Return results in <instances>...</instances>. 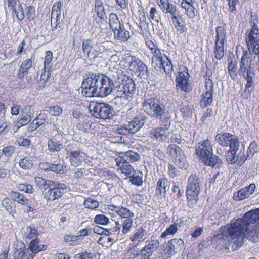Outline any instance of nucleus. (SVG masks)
Masks as SVG:
<instances>
[{
    "label": "nucleus",
    "instance_id": "obj_51",
    "mask_svg": "<svg viewBox=\"0 0 259 259\" xmlns=\"http://www.w3.org/2000/svg\"><path fill=\"white\" fill-rule=\"evenodd\" d=\"M167 150L168 154L175 158L178 157L182 151L181 148L175 144H170L167 147Z\"/></svg>",
    "mask_w": 259,
    "mask_h": 259
},
{
    "label": "nucleus",
    "instance_id": "obj_20",
    "mask_svg": "<svg viewBox=\"0 0 259 259\" xmlns=\"http://www.w3.org/2000/svg\"><path fill=\"white\" fill-rule=\"evenodd\" d=\"M9 196L13 201H15L21 205L25 206L26 207V212L27 213L34 212V208L29 204V199L26 197L24 194L18 192L12 191L9 193Z\"/></svg>",
    "mask_w": 259,
    "mask_h": 259
},
{
    "label": "nucleus",
    "instance_id": "obj_1",
    "mask_svg": "<svg viewBox=\"0 0 259 259\" xmlns=\"http://www.w3.org/2000/svg\"><path fill=\"white\" fill-rule=\"evenodd\" d=\"M221 239L227 242L228 249L231 244L233 250L244 244L246 238L255 240L259 237V208L246 212L242 218L233 219L220 230Z\"/></svg>",
    "mask_w": 259,
    "mask_h": 259
},
{
    "label": "nucleus",
    "instance_id": "obj_4",
    "mask_svg": "<svg viewBox=\"0 0 259 259\" xmlns=\"http://www.w3.org/2000/svg\"><path fill=\"white\" fill-rule=\"evenodd\" d=\"M138 16L140 20L139 28L140 34L143 36L146 47L150 50L152 55V57H155L162 54L161 50L158 45L151 39L152 35L148 29V24L146 22L147 18L146 13L143 9L138 11Z\"/></svg>",
    "mask_w": 259,
    "mask_h": 259
},
{
    "label": "nucleus",
    "instance_id": "obj_7",
    "mask_svg": "<svg viewBox=\"0 0 259 259\" xmlns=\"http://www.w3.org/2000/svg\"><path fill=\"white\" fill-rule=\"evenodd\" d=\"M142 107L145 113L151 117L161 120L165 112V109L161 105L159 100L155 97L144 99Z\"/></svg>",
    "mask_w": 259,
    "mask_h": 259
},
{
    "label": "nucleus",
    "instance_id": "obj_46",
    "mask_svg": "<svg viewBox=\"0 0 259 259\" xmlns=\"http://www.w3.org/2000/svg\"><path fill=\"white\" fill-rule=\"evenodd\" d=\"M32 49L31 45H27L26 40L23 39L17 47V55H20L23 53L26 54L27 51H30Z\"/></svg>",
    "mask_w": 259,
    "mask_h": 259
},
{
    "label": "nucleus",
    "instance_id": "obj_64",
    "mask_svg": "<svg viewBox=\"0 0 259 259\" xmlns=\"http://www.w3.org/2000/svg\"><path fill=\"white\" fill-rule=\"evenodd\" d=\"M90 126L89 121L87 119L84 120L82 121H80L78 122L77 125V128L81 131H82L84 133L88 131V128Z\"/></svg>",
    "mask_w": 259,
    "mask_h": 259
},
{
    "label": "nucleus",
    "instance_id": "obj_50",
    "mask_svg": "<svg viewBox=\"0 0 259 259\" xmlns=\"http://www.w3.org/2000/svg\"><path fill=\"white\" fill-rule=\"evenodd\" d=\"M146 234V230L143 227H140L130 236V239L131 241L135 242L142 238Z\"/></svg>",
    "mask_w": 259,
    "mask_h": 259
},
{
    "label": "nucleus",
    "instance_id": "obj_10",
    "mask_svg": "<svg viewBox=\"0 0 259 259\" xmlns=\"http://www.w3.org/2000/svg\"><path fill=\"white\" fill-rule=\"evenodd\" d=\"M89 110L94 117L104 120L112 119L115 113L112 106L104 103L90 104Z\"/></svg>",
    "mask_w": 259,
    "mask_h": 259
},
{
    "label": "nucleus",
    "instance_id": "obj_34",
    "mask_svg": "<svg viewBox=\"0 0 259 259\" xmlns=\"http://www.w3.org/2000/svg\"><path fill=\"white\" fill-rule=\"evenodd\" d=\"M168 181L167 178H160L156 184L155 195L157 196L165 195L167 193L166 188L168 187Z\"/></svg>",
    "mask_w": 259,
    "mask_h": 259
},
{
    "label": "nucleus",
    "instance_id": "obj_49",
    "mask_svg": "<svg viewBox=\"0 0 259 259\" xmlns=\"http://www.w3.org/2000/svg\"><path fill=\"white\" fill-rule=\"evenodd\" d=\"M35 183L39 188L46 190L51 187L50 183H52V182L46 180L42 177H36L35 178Z\"/></svg>",
    "mask_w": 259,
    "mask_h": 259
},
{
    "label": "nucleus",
    "instance_id": "obj_38",
    "mask_svg": "<svg viewBox=\"0 0 259 259\" xmlns=\"http://www.w3.org/2000/svg\"><path fill=\"white\" fill-rule=\"evenodd\" d=\"M228 71L231 79L233 80L236 81L238 78L237 63L233 62L232 60L229 61Z\"/></svg>",
    "mask_w": 259,
    "mask_h": 259
},
{
    "label": "nucleus",
    "instance_id": "obj_63",
    "mask_svg": "<svg viewBox=\"0 0 259 259\" xmlns=\"http://www.w3.org/2000/svg\"><path fill=\"white\" fill-rule=\"evenodd\" d=\"M61 7L62 3L60 1L55 2L52 8L51 15L55 16L58 14L61 15Z\"/></svg>",
    "mask_w": 259,
    "mask_h": 259
},
{
    "label": "nucleus",
    "instance_id": "obj_40",
    "mask_svg": "<svg viewBox=\"0 0 259 259\" xmlns=\"http://www.w3.org/2000/svg\"><path fill=\"white\" fill-rule=\"evenodd\" d=\"M109 24L112 31L117 29L123 24L119 21L117 15L114 13H112L109 15Z\"/></svg>",
    "mask_w": 259,
    "mask_h": 259
},
{
    "label": "nucleus",
    "instance_id": "obj_55",
    "mask_svg": "<svg viewBox=\"0 0 259 259\" xmlns=\"http://www.w3.org/2000/svg\"><path fill=\"white\" fill-rule=\"evenodd\" d=\"M26 18L29 22L34 21L36 18V12L35 7L33 6H28L26 8Z\"/></svg>",
    "mask_w": 259,
    "mask_h": 259
},
{
    "label": "nucleus",
    "instance_id": "obj_62",
    "mask_svg": "<svg viewBox=\"0 0 259 259\" xmlns=\"http://www.w3.org/2000/svg\"><path fill=\"white\" fill-rule=\"evenodd\" d=\"M47 111L53 116H59L62 114L63 110L60 106L55 105L50 107Z\"/></svg>",
    "mask_w": 259,
    "mask_h": 259
},
{
    "label": "nucleus",
    "instance_id": "obj_56",
    "mask_svg": "<svg viewBox=\"0 0 259 259\" xmlns=\"http://www.w3.org/2000/svg\"><path fill=\"white\" fill-rule=\"evenodd\" d=\"M84 205L87 208L94 210L99 207V203L97 200L88 198L84 201Z\"/></svg>",
    "mask_w": 259,
    "mask_h": 259
},
{
    "label": "nucleus",
    "instance_id": "obj_26",
    "mask_svg": "<svg viewBox=\"0 0 259 259\" xmlns=\"http://www.w3.org/2000/svg\"><path fill=\"white\" fill-rule=\"evenodd\" d=\"M251 60L249 57V54L246 50L243 51V55L241 58L240 62V67L239 69V74L240 75L245 76V74L247 70H250V68Z\"/></svg>",
    "mask_w": 259,
    "mask_h": 259
},
{
    "label": "nucleus",
    "instance_id": "obj_42",
    "mask_svg": "<svg viewBox=\"0 0 259 259\" xmlns=\"http://www.w3.org/2000/svg\"><path fill=\"white\" fill-rule=\"evenodd\" d=\"M38 235V231L34 225H31L27 227L24 233L25 237L28 239L37 238Z\"/></svg>",
    "mask_w": 259,
    "mask_h": 259
},
{
    "label": "nucleus",
    "instance_id": "obj_44",
    "mask_svg": "<svg viewBox=\"0 0 259 259\" xmlns=\"http://www.w3.org/2000/svg\"><path fill=\"white\" fill-rule=\"evenodd\" d=\"M149 19L156 23H159L161 19V13L155 7H151L149 12Z\"/></svg>",
    "mask_w": 259,
    "mask_h": 259
},
{
    "label": "nucleus",
    "instance_id": "obj_30",
    "mask_svg": "<svg viewBox=\"0 0 259 259\" xmlns=\"http://www.w3.org/2000/svg\"><path fill=\"white\" fill-rule=\"evenodd\" d=\"M20 246V248L17 247L15 248V259H32L34 257V254L30 253L29 249L26 248L24 243H21Z\"/></svg>",
    "mask_w": 259,
    "mask_h": 259
},
{
    "label": "nucleus",
    "instance_id": "obj_36",
    "mask_svg": "<svg viewBox=\"0 0 259 259\" xmlns=\"http://www.w3.org/2000/svg\"><path fill=\"white\" fill-rule=\"evenodd\" d=\"M39 240L37 238H35L32 239V240L30 242L29 245V249L30 251H31V253L34 254V255L41 251L45 250L47 249V246L46 245H40Z\"/></svg>",
    "mask_w": 259,
    "mask_h": 259
},
{
    "label": "nucleus",
    "instance_id": "obj_37",
    "mask_svg": "<svg viewBox=\"0 0 259 259\" xmlns=\"http://www.w3.org/2000/svg\"><path fill=\"white\" fill-rule=\"evenodd\" d=\"M100 255L98 253H92L84 250L74 255V259H99Z\"/></svg>",
    "mask_w": 259,
    "mask_h": 259
},
{
    "label": "nucleus",
    "instance_id": "obj_47",
    "mask_svg": "<svg viewBox=\"0 0 259 259\" xmlns=\"http://www.w3.org/2000/svg\"><path fill=\"white\" fill-rule=\"evenodd\" d=\"M171 191L173 194H176L178 198H181L184 194L182 184L178 182H173Z\"/></svg>",
    "mask_w": 259,
    "mask_h": 259
},
{
    "label": "nucleus",
    "instance_id": "obj_43",
    "mask_svg": "<svg viewBox=\"0 0 259 259\" xmlns=\"http://www.w3.org/2000/svg\"><path fill=\"white\" fill-rule=\"evenodd\" d=\"M252 74L250 70H247L245 76H243L244 78L246 80L247 83L245 85V89L244 92H247L250 96L251 94L252 89L249 90L250 88H252L253 85L252 76L251 75Z\"/></svg>",
    "mask_w": 259,
    "mask_h": 259
},
{
    "label": "nucleus",
    "instance_id": "obj_14",
    "mask_svg": "<svg viewBox=\"0 0 259 259\" xmlns=\"http://www.w3.org/2000/svg\"><path fill=\"white\" fill-rule=\"evenodd\" d=\"M215 32L214 55L217 59L221 60L224 55L226 29L224 26H218L215 28Z\"/></svg>",
    "mask_w": 259,
    "mask_h": 259
},
{
    "label": "nucleus",
    "instance_id": "obj_21",
    "mask_svg": "<svg viewBox=\"0 0 259 259\" xmlns=\"http://www.w3.org/2000/svg\"><path fill=\"white\" fill-rule=\"evenodd\" d=\"M65 186L64 184H58L53 187H51L49 189L44 193V198L48 201H53L61 198L64 193V188L62 186Z\"/></svg>",
    "mask_w": 259,
    "mask_h": 259
},
{
    "label": "nucleus",
    "instance_id": "obj_23",
    "mask_svg": "<svg viewBox=\"0 0 259 259\" xmlns=\"http://www.w3.org/2000/svg\"><path fill=\"white\" fill-rule=\"evenodd\" d=\"M33 117V113L31 112V106H26L23 108L19 119L16 123L15 126L19 128L23 126L27 125Z\"/></svg>",
    "mask_w": 259,
    "mask_h": 259
},
{
    "label": "nucleus",
    "instance_id": "obj_12",
    "mask_svg": "<svg viewBox=\"0 0 259 259\" xmlns=\"http://www.w3.org/2000/svg\"><path fill=\"white\" fill-rule=\"evenodd\" d=\"M215 140L223 147H229L232 154H235L239 147V140L237 137L229 133H221L215 137Z\"/></svg>",
    "mask_w": 259,
    "mask_h": 259
},
{
    "label": "nucleus",
    "instance_id": "obj_13",
    "mask_svg": "<svg viewBox=\"0 0 259 259\" xmlns=\"http://www.w3.org/2000/svg\"><path fill=\"white\" fill-rule=\"evenodd\" d=\"M102 48L101 43L95 42L93 39H85L82 42L83 54L88 58H97L102 53Z\"/></svg>",
    "mask_w": 259,
    "mask_h": 259
},
{
    "label": "nucleus",
    "instance_id": "obj_48",
    "mask_svg": "<svg viewBox=\"0 0 259 259\" xmlns=\"http://www.w3.org/2000/svg\"><path fill=\"white\" fill-rule=\"evenodd\" d=\"M178 230L177 224L176 223L172 224L161 233L160 238L165 239L168 235H173L177 232Z\"/></svg>",
    "mask_w": 259,
    "mask_h": 259
},
{
    "label": "nucleus",
    "instance_id": "obj_5",
    "mask_svg": "<svg viewBox=\"0 0 259 259\" xmlns=\"http://www.w3.org/2000/svg\"><path fill=\"white\" fill-rule=\"evenodd\" d=\"M200 191V180L196 174H191L188 179L186 188L187 205L192 208L198 203Z\"/></svg>",
    "mask_w": 259,
    "mask_h": 259
},
{
    "label": "nucleus",
    "instance_id": "obj_45",
    "mask_svg": "<svg viewBox=\"0 0 259 259\" xmlns=\"http://www.w3.org/2000/svg\"><path fill=\"white\" fill-rule=\"evenodd\" d=\"M61 15L57 14V15H51V27L52 31L56 30L58 28L63 29L61 25Z\"/></svg>",
    "mask_w": 259,
    "mask_h": 259
},
{
    "label": "nucleus",
    "instance_id": "obj_57",
    "mask_svg": "<svg viewBox=\"0 0 259 259\" xmlns=\"http://www.w3.org/2000/svg\"><path fill=\"white\" fill-rule=\"evenodd\" d=\"M94 222L96 224L106 225L109 223V219L104 214H97L94 218Z\"/></svg>",
    "mask_w": 259,
    "mask_h": 259
},
{
    "label": "nucleus",
    "instance_id": "obj_6",
    "mask_svg": "<svg viewBox=\"0 0 259 259\" xmlns=\"http://www.w3.org/2000/svg\"><path fill=\"white\" fill-rule=\"evenodd\" d=\"M107 208L109 210L114 211L121 219L122 233L126 234L129 233L133 225L135 217L133 211L127 207L114 204L108 205Z\"/></svg>",
    "mask_w": 259,
    "mask_h": 259
},
{
    "label": "nucleus",
    "instance_id": "obj_16",
    "mask_svg": "<svg viewBox=\"0 0 259 259\" xmlns=\"http://www.w3.org/2000/svg\"><path fill=\"white\" fill-rule=\"evenodd\" d=\"M214 84L211 79L208 77L205 79V91L201 95V99L199 102L201 108H204L211 105L213 101V92Z\"/></svg>",
    "mask_w": 259,
    "mask_h": 259
},
{
    "label": "nucleus",
    "instance_id": "obj_2",
    "mask_svg": "<svg viewBox=\"0 0 259 259\" xmlns=\"http://www.w3.org/2000/svg\"><path fill=\"white\" fill-rule=\"evenodd\" d=\"M81 87L85 97H106L112 91L114 83L103 74L89 73L84 78Z\"/></svg>",
    "mask_w": 259,
    "mask_h": 259
},
{
    "label": "nucleus",
    "instance_id": "obj_18",
    "mask_svg": "<svg viewBox=\"0 0 259 259\" xmlns=\"http://www.w3.org/2000/svg\"><path fill=\"white\" fill-rule=\"evenodd\" d=\"M91 13L93 14V21L98 24L102 23L107 18L102 0H95L94 6Z\"/></svg>",
    "mask_w": 259,
    "mask_h": 259
},
{
    "label": "nucleus",
    "instance_id": "obj_25",
    "mask_svg": "<svg viewBox=\"0 0 259 259\" xmlns=\"http://www.w3.org/2000/svg\"><path fill=\"white\" fill-rule=\"evenodd\" d=\"M189 75L186 76L183 72H179L178 76L176 78V88H180L182 91L185 93L189 92L192 88L189 83Z\"/></svg>",
    "mask_w": 259,
    "mask_h": 259
},
{
    "label": "nucleus",
    "instance_id": "obj_61",
    "mask_svg": "<svg viewBox=\"0 0 259 259\" xmlns=\"http://www.w3.org/2000/svg\"><path fill=\"white\" fill-rule=\"evenodd\" d=\"M7 5L9 9L12 12L22 6L19 0H7Z\"/></svg>",
    "mask_w": 259,
    "mask_h": 259
},
{
    "label": "nucleus",
    "instance_id": "obj_31",
    "mask_svg": "<svg viewBox=\"0 0 259 259\" xmlns=\"http://www.w3.org/2000/svg\"><path fill=\"white\" fill-rule=\"evenodd\" d=\"M84 153L81 150L71 151L69 154V162L74 167L79 166L84 160V157L82 155Z\"/></svg>",
    "mask_w": 259,
    "mask_h": 259
},
{
    "label": "nucleus",
    "instance_id": "obj_58",
    "mask_svg": "<svg viewBox=\"0 0 259 259\" xmlns=\"http://www.w3.org/2000/svg\"><path fill=\"white\" fill-rule=\"evenodd\" d=\"M53 59V53L51 51H47L45 52V56L44 62V67L46 70L47 68H51V64Z\"/></svg>",
    "mask_w": 259,
    "mask_h": 259
},
{
    "label": "nucleus",
    "instance_id": "obj_35",
    "mask_svg": "<svg viewBox=\"0 0 259 259\" xmlns=\"http://www.w3.org/2000/svg\"><path fill=\"white\" fill-rule=\"evenodd\" d=\"M55 135L48 141V150L51 153L60 151L63 148V143L57 141Z\"/></svg>",
    "mask_w": 259,
    "mask_h": 259
},
{
    "label": "nucleus",
    "instance_id": "obj_11",
    "mask_svg": "<svg viewBox=\"0 0 259 259\" xmlns=\"http://www.w3.org/2000/svg\"><path fill=\"white\" fill-rule=\"evenodd\" d=\"M184 245L181 239L173 238L164 243L160 252L161 257L163 259H168L182 250Z\"/></svg>",
    "mask_w": 259,
    "mask_h": 259
},
{
    "label": "nucleus",
    "instance_id": "obj_29",
    "mask_svg": "<svg viewBox=\"0 0 259 259\" xmlns=\"http://www.w3.org/2000/svg\"><path fill=\"white\" fill-rule=\"evenodd\" d=\"M168 134L166 128L157 127L150 131L149 136L151 139L162 142L168 137Z\"/></svg>",
    "mask_w": 259,
    "mask_h": 259
},
{
    "label": "nucleus",
    "instance_id": "obj_3",
    "mask_svg": "<svg viewBox=\"0 0 259 259\" xmlns=\"http://www.w3.org/2000/svg\"><path fill=\"white\" fill-rule=\"evenodd\" d=\"M196 154L205 165L220 168L223 163L221 159L213 155L212 146L208 139L203 140L197 144Z\"/></svg>",
    "mask_w": 259,
    "mask_h": 259
},
{
    "label": "nucleus",
    "instance_id": "obj_9",
    "mask_svg": "<svg viewBox=\"0 0 259 259\" xmlns=\"http://www.w3.org/2000/svg\"><path fill=\"white\" fill-rule=\"evenodd\" d=\"M245 40L249 52L259 55V28L255 22L251 23V28L246 31Z\"/></svg>",
    "mask_w": 259,
    "mask_h": 259
},
{
    "label": "nucleus",
    "instance_id": "obj_22",
    "mask_svg": "<svg viewBox=\"0 0 259 259\" xmlns=\"http://www.w3.org/2000/svg\"><path fill=\"white\" fill-rule=\"evenodd\" d=\"M115 161L118 167L117 169L120 170L122 174H124L126 177H130L132 175L134 170L130 164V162L119 156L115 158Z\"/></svg>",
    "mask_w": 259,
    "mask_h": 259
},
{
    "label": "nucleus",
    "instance_id": "obj_39",
    "mask_svg": "<svg viewBox=\"0 0 259 259\" xmlns=\"http://www.w3.org/2000/svg\"><path fill=\"white\" fill-rule=\"evenodd\" d=\"M2 205L10 214L16 213L15 204L10 198H4L2 201Z\"/></svg>",
    "mask_w": 259,
    "mask_h": 259
},
{
    "label": "nucleus",
    "instance_id": "obj_53",
    "mask_svg": "<svg viewBox=\"0 0 259 259\" xmlns=\"http://www.w3.org/2000/svg\"><path fill=\"white\" fill-rule=\"evenodd\" d=\"M64 240L70 245L75 246L79 244V236L73 235H66L64 237Z\"/></svg>",
    "mask_w": 259,
    "mask_h": 259
},
{
    "label": "nucleus",
    "instance_id": "obj_54",
    "mask_svg": "<svg viewBox=\"0 0 259 259\" xmlns=\"http://www.w3.org/2000/svg\"><path fill=\"white\" fill-rule=\"evenodd\" d=\"M51 166V171L53 172L62 174L66 170V166L60 162L57 164L52 163Z\"/></svg>",
    "mask_w": 259,
    "mask_h": 259
},
{
    "label": "nucleus",
    "instance_id": "obj_41",
    "mask_svg": "<svg viewBox=\"0 0 259 259\" xmlns=\"http://www.w3.org/2000/svg\"><path fill=\"white\" fill-rule=\"evenodd\" d=\"M119 156L122 157L127 161L134 162L139 160L140 156L137 153L132 151H128L124 153H121Z\"/></svg>",
    "mask_w": 259,
    "mask_h": 259
},
{
    "label": "nucleus",
    "instance_id": "obj_32",
    "mask_svg": "<svg viewBox=\"0 0 259 259\" xmlns=\"http://www.w3.org/2000/svg\"><path fill=\"white\" fill-rule=\"evenodd\" d=\"M144 120L140 117H135L126 125V129L130 133L134 134L138 131L144 125Z\"/></svg>",
    "mask_w": 259,
    "mask_h": 259
},
{
    "label": "nucleus",
    "instance_id": "obj_28",
    "mask_svg": "<svg viewBox=\"0 0 259 259\" xmlns=\"http://www.w3.org/2000/svg\"><path fill=\"white\" fill-rule=\"evenodd\" d=\"M156 2L163 13L170 15L177 13V7L170 2V0H156Z\"/></svg>",
    "mask_w": 259,
    "mask_h": 259
},
{
    "label": "nucleus",
    "instance_id": "obj_8",
    "mask_svg": "<svg viewBox=\"0 0 259 259\" xmlns=\"http://www.w3.org/2000/svg\"><path fill=\"white\" fill-rule=\"evenodd\" d=\"M123 61L128 64V73L132 75H136L138 73L141 77L149 75L148 68L145 64L136 56L130 54H125Z\"/></svg>",
    "mask_w": 259,
    "mask_h": 259
},
{
    "label": "nucleus",
    "instance_id": "obj_33",
    "mask_svg": "<svg viewBox=\"0 0 259 259\" xmlns=\"http://www.w3.org/2000/svg\"><path fill=\"white\" fill-rule=\"evenodd\" d=\"M113 32H114V38L120 41L125 42L130 37V32L125 30L123 24L117 29L113 30Z\"/></svg>",
    "mask_w": 259,
    "mask_h": 259
},
{
    "label": "nucleus",
    "instance_id": "obj_59",
    "mask_svg": "<svg viewBox=\"0 0 259 259\" xmlns=\"http://www.w3.org/2000/svg\"><path fill=\"white\" fill-rule=\"evenodd\" d=\"M17 187L19 191L26 193L32 194L34 192L33 186L30 184L20 183L17 185Z\"/></svg>",
    "mask_w": 259,
    "mask_h": 259
},
{
    "label": "nucleus",
    "instance_id": "obj_52",
    "mask_svg": "<svg viewBox=\"0 0 259 259\" xmlns=\"http://www.w3.org/2000/svg\"><path fill=\"white\" fill-rule=\"evenodd\" d=\"M185 10V13L189 19H193L195 16V8L194 5L181 6Z\"/></svg>",
    "mask_w": 259,
    "mask_h": 259
},
{
    "label": "nucleus",
    "instance_id": "obj_17",
    "mask_svg": "<svg viewBox=\"0 0 259 259\" xmlns=\"http://www.w3.org/2000/svg\"><path fill=\"white\" fill-rule=\"evenodd\" d=\"M135 90V84L132 80L123 82L116 92L115 99L118 101L127 100L134 94Z\"/></svg>",
    "mask_w": 259,
    "mask_h": 259
},
{
    "label": "nucleus",
    "instance_id": "obj_19",
    "mask_svg": "<svg viewBox=\"0 0 259 259\" xmlns=\"http://www.w3.org/2000/svg\"><path fill=\"white\" fill-rule=\"evenodd\" d=\"M34 58L33 56H31L30 58H27L22 62L17 73V76L20 80H23L25 77L28 81L31 80V77H29L28 75L32 67Z\"/></svg>",
    "mask_w": 259,
    "mask_h": 259
},
{
    "label": "nucleus",
    "instance_id": "obj_60",
    "mask_svg": "<svg viewBox=\"0 0 259 259\" xmlns=\"http://www.w3.org/2000/svg\"><path fill=\"white\" fill-rule=\"evenodd\" d=\"M19 164L21 168L23 169H29L33 166V163L27 157H24L20 159L19 161Z\"/></svg>",
    "mask_w": 259,
    "mask_h": 259
},
{
    "label": "nucleus",
    "instance_id": "obj_15",
    "mask_svg": "<svg viewBox=\"0 0 259 259\" xmlns=\"http://www.w3.org/2000/svg\"><path fill=\"white\" fill-rule=\"evenodd\" d=\"M158 62L159 63V67L165 72L166 77L171 78L174 68L171 61L168 56L164 54H161L157 57L151 58L152 66L155 68L158 66Z\"/></svg>",
    "mask_w": 259,
    "mask_h": 259
},
{
    "label": "nucleus",
    "instance_id": "obj_24",
    "mask_svg": "<svg viewBox=\"0 0 259 259\" xmlns=\"http://www.w3.org/2000/svg\"><path fill=\"white\" fill-rule=\"evenodd\" d=\"M255 185L253 183L245 187L234 193L233 199L235 201H241L249 197L255 189Z\"/></svg>",
    "mask_w": 259,
    "mask_h": 259
},
{
    "label": "nucleus",
    "instance_id": "obj_27",
    "mask_svg": "<svg viewBox=\"0 0 259 259\" xmlns=\"http://www.w3.org/2000/svg\"><path fill=\"white\" fill-rule=\"evenodd\" d=\"M176 13L171 14V20L177 32L182 34L186 31L187 27L185 19L181 15H176Z\"/></svg>",
    "mask_w": 259,
    "mask_h": 259
}]
</instances>
